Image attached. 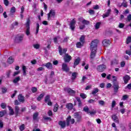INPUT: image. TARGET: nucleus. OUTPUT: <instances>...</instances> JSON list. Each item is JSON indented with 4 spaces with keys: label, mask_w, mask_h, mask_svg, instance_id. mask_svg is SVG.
I'll return each mask as SVG.
<instances>
[{
    "label": "nucleus",
    "mask_w": 131,
    "mask_h": 131,
    "mask_svg": "<svg viewBox=\"0 0 131 131\" xmlns=\"http://www.w3.org/2000/svg\"><path fill=\"white\" fill-rule=\"evenodd\" d=\"M99 43V40L95 39L91 42L90 45V51H91L90 54V59L94 60L96 57V54H97V48L98 44Z\"/></svg>",
    "instance_id": "f257e3e1"
},
{
    "label": "nucleus",
    "mask_w": 131,
    "mask_h": 131,
    "mask_svg": "<svg viewBox=\"0 0 131 131\" xmlns=\"http://www.w3.org/2000/svg\"><path fill=\"white\" fill-rule=\"evenodd\" d=\"M113 82L114 92V93H118V90H119V84L117 82V79H114Z\"/></svg>",
    "instance_id": "f03ea898"
},
{
    "label": "nucleus",
    "mask_w": 131,
    "mask_h": 131,
    "mask_svg": "<svg viewBox=\"0 0 131 131\" xmlns=\"http://www.w3.org/2000/svg\"><path fill=\"white\" fill-rule=\"evenodd\" d=\"M26 27L27 28L26 34L27 35H29L30 34V19L29 18H28L26 23Z\"/></svg>",
    "instance_id": "7ed1b4c3"
},
{
    "label": "nucleus",
    "mask_w": 131,
    "mask_h": 131,
    "mask_svg": "<svg viewBox=\"0 0 131 131\" xmlns=\"http://www.w3.org/2000/svg\"><path fill=\"white\" fill-rule=\"evenodd\" d=\"M66 121L67 126H69V125H70V122L71 124H74V123L75 122V120H74V119L73 118L71 119V116H69L67 118Z\"/></svg>",
    "instance_id": "20e7f679"
},
{
    "label": "nucleus",
    "mask_w": 131,
    "mask_h": 131,
    "mask_svg": "<svg viewBox=\"0 0 131 131\" xmlns=\"http://www.w3.org/2000/svg\"><path fill=\"white\" fill-rule=\"evenodd\" d=\"M74 118L76 119V122H80L81 121V115H79V113L75 112L73 115Z\"/></svg>",
    "instance_id": "39448f33"
},
{
    "label": "nucleus",
    "mask_w": 131,
    "mask_h": 131,
    "mask_svg": "<svg viewBox=\"0 0 131 131\" xmlns=\"http://www.w3.org/2000/svg\"><path fill=\"white\" fill-rule=\"evenodd\" d=\"M55 16L56 12H55L54 10L51 9L47 14L48 20H51V17H53V18H54Z\"/></svg>",
    "instance_id": "423d86ee"
},
{
    "label": "nucleus",
    "mask_w": 131,
    "mask_h": 131,
    "mask_svg": "<svg viewBox=\"0 0 131 131\" xmlns=\"http://www.w3.org/2000/svg\"><path fill=\"white\" fill-rule=\"evenodd\" d=\"M106 69V65L101 64L97 66V70L98 72H103Z\"/></svg>",
    "instance_id": "0eeeda50"
},
{
    "label": "nucleus",
    "mask_w": 131,
    "mask_h": 131,
    "mask_svg": "<svg viewBox=\"0 0 131 131\" xmlns=\"http://www.w3.org/2000/svg\"><path fill=\"white\" fill-rule=\"evenodd\" d=\"M64 91H66L69 95H70V96H74L76 93L75 91L72 90L71 88H66L64 89Z\"/></svg>",
    "instance_id": "6e6552de"
},
{
    "label": "nucleus",
    "mask_w": 131,
    "mask_h": 131,
    "mask_svg": "<svg viewBox=\"0 0 131 131\" xmlns=\"http://www.w3.org/2000/svg\"><path fill=\"white\" fill-rule=\"evenodd\" d=\"M61 69L62 71H64V72H69V67H68V66L67 65V63H63L61 66Z\"/></svg>",
    "instance_id": "1a4fd4ad"
},
{
    "label": "nucleus",
    "mask_w": 131,
    "mask_h": 131,
    "mask_svg": "<svg viewBox=\"0 0 131 131\" xmlns=\"http://www.w3.org/2000/svg\"><path fill=\"white\" fill-rule=\"evenodd\" d=\"M58 125L60 126L61 128L64 129L66 127V126H67V122L60 120L58 122Z\"/></svg>",
    "instance_id": "9d476101"
},
{
    "label": "nucleus",
    "mask_w": 131,
    "mask_h": 131,
    "mask_svg": "<svg viewBox=\"0 0 131 131\" xmlns=\"http://www.w3.org/2000/svg\"><path fill=\"white\" fill-rule=\"evenodd\" d=\"M76 24V21L75 19H73L70 23V28L71 29V30H74L75 29V24Z\"/></svg>",
    "instance_id": "9b49d317"
},
{
    "label": "nucleus",
    "mask_w": 131,
    "mask_h": 131,
    "mask_svg": "<svg viewBox=\"0 0 131 131\" xmlns=\"http://www.w3.org/2000/svg\"><path fill=\"white\" fill-rule=\"evenodd\" d=\"M58 51L59 55L60 56H62L63 54H66V52H67V48L62 49V47H61V46H59Z\"/></svg>",
    "instance_id": "f8f14e48"
},
{
    "label": "nucleus",
    "mask_w": 131,
    "mask_h": 131,
    "mask_svg": "<svg viewBox=\"0 0 131 131\" xmlns=\"http://www.w3.org/2000/svg\"><path fill=\"white\" fill-rule=\"evenodd\" d=\"M110 43H111V41L109 39H104L102 41V46L103 47H108V46H110Z\"/></svg>",
    "instance_id": "ddd939ff"
},
{
    "label": "nucleus",
    "mask_w": 131,
    "mask_h": 131,
    "mask_svg": "<svg viewBox=\"0 0 131 131\" xmlns=\"http://www.w3.org/2000/svg\"><path fill=\"white\" fill-rule=\"evenodd\" d=\"M15 117L19 116L21 113H20V107L18 106H15L14 108Z\"/></svg>",
    "instance_id": "4468645a"
},
{
    "label": "nucleus",
    "mask_w": 131,
    "mask_h": 131,
    "mask_svg": "<svg viewBox=\"0 0 131 131\" xmlns=\"http://www.w3.org/2000/svg\"><path fill=\"white\" fill-rule=\"evenodd\" d=\"M38 115H39V114L37 112L33 114V120H34V121H38V120H39Z\"/></svg>",
    "instance_id": "2eb2a0df"
},
{
    "label": "nucleus",
    "mask_w": 131,
    "mask_h": 131,
    "mask_svg": "<svg viewBox=\"0 0 131 131\" xmlns=\"http://www.w3.org/2000/svg\"><path fill=\"white\" fill-rule=\"evenodd\" d=\"M18 100L20 103H24L25 102V97L22 94H19L17 96Z\"/></svg>",
    "instance_id": "dca6fc26"
},
{
    "label": "nucleus",
    "mask_w": 131,
    "mask_h": 131,
    "mask_svg": "<svg viewBox=\"0 0 131 131\" xmlns=\"http://www.w3.org/2000/svg\"><path fill=\"white\" fill-rule=\"evenodd\" d=\"M112 119H113V121L116 123H119V119H118V117L116 114H114L112 116Z\"/></svg>",
    "instance_id": "f3484780"
},
{
    "label": "nucleus",
    "mask_w": 131,
    "mask_h": 131,
    "mask_svg": "<svg viewBox=\"0 0 131 131\" xmlns=\"http://www.w3.org/2000/svg\"><path fill=\"white\" fill-rule=\"evenodd\" d=\"M71 59V56L69 55L68 54H66L65 56L64 57V62H66V63H68L70 62Z\"/></svg>",
    "instance_id": "a211bd4d"
},
{
    "label": "nucleus",
    "mask_w": 131,
    "mask_h": 131,
    "mask_svg": "<svg viewBox=\"0 0 131 131\" xmlns=\"http://www.w3.org/2000/svg\"><path fill=\"white\" fill-rule=\"evenodd\" d=\"M42 66H45L47 68V69H49L50 70H51L53 69V64H52L51 62H47L46 64H42Z\"/></svg>",
    "instance_id": "6ab92c4d"
},
{
    "label": "nucleus",
    "mask_w": 131,
    "mask_h": 131,
    "mask_svg": "<svg viewBox=\"0 0 131 131\" xmlns=\"http://www.w3.org/2000/svg\"><path fill=\"white\" fill-rule=\"evenodd\" d=\"M24 37V35H22L18 37H16L15 41H16V42H21V41H22V40H23Z\"/></svg>",
    "instance_id": "aec40b11"
},
{
    "label": "nucleus",
    "mask_w": 131,
    "mask_h": 131,
    "mask_svg": "<svg viewBox=\"0 0 131 131\" xmlns=\"http://www.w3.org/2000/svg\"><path fill=\"white\" fill-rule=\"evenodd\" d=\"M123 79L124 81V83L126 84V83L128 82V81L130 80V77L127 75H126L123 77Z\"/></svg>",
    "instance_id": "412c9836"
},
{
    "label": "nucleus",
    "mask_w": 131,
    "mask_h": 131,
    "mask_svg": "<svg viewBox=\"0 0 131 131\" xmlns=\"http://www.w3.org/2000/svg\"><path fill=\"white\" fill-rule=\"evenodd\" d=\"M80 62V58L78 57L76 58L74 62V66L73 68H75L78 64H79V62Z\"/></svg>",
    "instance_id": "4be33fe9"
},
{
    "label": "nucleus",
    "mask_w": 131,
    "mask_h": 131,
    "mask_svg": "<svg viewBox=\"0 0 131 131\" xmlns=\"http://www.w3.org/2000/svg\"><path fill=\"white\" fill-rule=\"evenodd\" d=\"M110 13H111V9H109L107 10V12L105 14H103L102 17L104 18H107V17H109Z\"/></svg>",
    "instance_id": "5701e85b"
},
{
    "label": "nucleus",
    "mask_w": 131,
    "mask_h": 131,
    "mask_svg": "<svg viewBox=\"0 0 131 131\" xmlns=\"http://www.w3.org/2000/svg\"><path fill=\"white\" fill-rule=\"evenodd\" d=\"M66 107L69 110H72V109H73V104L72 103H67L66 105Z\"/></svg>",
    "instance_id": "b1692460"
},
{
    "label": "nucleus",
    "mask_w": 131,
    "mask_h": 131,
    "mask_svg": "<svg viewBox=\"0 0 131 131\" xmlns=\"http://www.w3.org/2000/svg\"><path fill=\"white\" fill-rule=\"evenodd\" d=\"M85 36L83 35H81L79 39L80 42H82L84 45V42H85Z\"/></svg>",
    "instance_id": "393cba45"
},
{
    "label": "nucleus",
    "mask_w": 131,
    "mask_h": 131,
    "mask_svg": "<svg viewBox=\"0 0 131 131\" xmlns=\"http://www.w3.org/2000/svg\"><path fill=\"white\" fill-rule=\"evenodd\" d=\"M8 109L9 110V115H14L15 114V112H14V110L12 107L8 106Z\"/></svg>",
    "instance_id": "a878e982"
},
{
    "label": "nucleus",
    "mask_w": 131,
    "mask_h": 131,
    "mask_svg": "<svg viewBox=\"0 0 131 131\" xmlns=\"http://www.w3.org/2000/svg\"><path fill=\"white\" fill-rule=\"evenodd\" d=\"M14 59L12 56L9 57L7 60V62L9 64H13V63H14Z\"/></svg>",
    "instance_id": "bb28decb"
},
{
    "label": "nucleus",
    "mask_w": 131,
    "mask_h": 131,
    "mask_svg": "<svg viewBox=\"0 0 131 131\" xmlns=\"http://www.w3.org/2000/svg\"><path fill=\"white\" fill-rule=\"evenodd\" d=\"M16 13V7L13 6L10 9V15H14Z\"/></svg>",
    "instance_id": "cd10ccee"
},
{
    "label": "nucleus",
    "mask_w": 131,
    "mask_h": 131,
    "mask_svg": "<svg viewBox=\"0 0 131 131\" xmlns=\"http://www.w3.org/2000/svg\"><path fill=\"white\" fill-rule=\"evenodd\" d=\"M83 43H82L81 42H77L76 44V48L78 49H80L81 47H83Z\"/></svg>",
    "instance_id": "c85d7f7f"
},
{
    "label": "nucleus",
    "mask_w": 131,
    "mask_h": 131,
    "mask_svg": "<svg viewBox=\"0 0 131 131\" xmlns=\"http://www.w3.org/2000/svg\"><path fill=\"white\" fill-rule=\"evenodd\" d=\"M43 97H45V93L40 94L37 98V101H38L39 102L40 101Z\"/></svg>",
    "instance_id": "c756f323"
},
{
    "label": "nucleus",
    "mask_w": 131,
    "mask_h": 131,
    "mask_svg": "<svg viewBox=\"0 0 131 131\" xmlns=\"http://www.w3.org/2000/svg\"><path fill=\"white\" fill-rule=\"evenodd\" d=\"M49 101H51V96L50 95H47L45 96V103H48Z\"/></svg>",
    "instance_id": "7c9ffc66"
},
{
    "label": "nucleus",
    "mask_w": 131,
    "mask_h": 131,
    "mask_svg": "<svg viewBox=\"0 0 131 131\" xmlns=\"http://www.w3.org/2000/svg\"><path fill=\"white\" fill-rule=\"evenodd\" d=\"M76 99L78 103V107H81V105H82V103H81L80 98L79 97H77Z\"/></svg>",
    "instance_id": "2f4dec72"
},
{
    "label": "nucleus",
    "mask_w": 131,
    "mask_h": 131,
    "mask_svg": "<svg viewBox=\"0 0 131 131\" xmlns=\"http://www.w3.org/2000/svg\"><path fill=\"white\" fill-rule=\"evenodd\" d=\"M118 64V61L116 59H114L111 61V65H117Z\"/></svg>",
    "instance_id": "473e14b6"
},
{
    "label": "nucleus",
    "mask_w": 131,
    "mask_h": 131,
    "mask_svg": "<svg viewBox=\"0 0 131 131\" xmlns=\"http://www.w3.org/2000/svg\"><path fill=\"white\" fill-rule=\"evenodd\" d=\"M83 111L86 112L87 114H90V108H89V106L84 107L83 108Z\"/></svg>",
    "instance_id": "72a5a7b5"
},
{
    "label": "nucleus",
    "mask_w": 131,
    "mask_h": 131,
    "mask_svg": "<svg viewBox=\"0 0 131 131\" xmlns=\"http://www.w3.org/2000/svg\"><path fill=\"white\" fill-rule=\"evenodd\" d=\"M122 6L124 7V8H127V2L124 0L123 3L120 6V7Z\"/></svg>",
    "instance_id": "f704fd0d"
},
{
    "label": "nucleus",
    "mask_w": 131,
    "mask_h": 131,
    "mask_svg": "<svg viewBox=\"0 0 131 131\" xmlns=\"http://www.w3.org/2000/svg\"><path fill=\"white\" fill-rule=\"evenodd\" d=\"M7 114V111H3L0 112V117H3V116H5Z\"/></svg>",
    "instance_id": "c9c22d12"
},
{
    "label": "nucleus",
    "mask_w": 131,
    "mask_h": 131,
    "mask_svg": "<svg viewBox=\"0 0 131 131\" xmlns=\"http://www.w3.org/2000/svg\"><path fill=\"white\" fill-rule=\"evenodd\" d=\"M59 108V105L58 103H56L53 108L54 112H57L58 111V109Z\"/></svg>",
    "instance_id": "e433bc0d"
},
{
    "label": "nucleus",
    "mask_w": 131,
    "mask_h": 131,
    "mask_svg": "<svg viewBox=\"0 0 131 131\" xmlns=\"http://www.w3.org/2000/svg\"><path fill=\"white\" fill-rule=\"evenodd\" d=\"M76 76H77L76 72L73 73L72 74V80H74L76 78Z\"/></svg>",
    "instance_id": "4c0bfd02"
},
{
    "label": "nucleus",
    "mask_w": 131,
    "mask_h": 131,
    "mask_svg": "<svg viewBox=\"0 0 131 131\" xmlns=\"http://www.w3.org/2000/svg\"><path fill=\"white\" fill-rule=\"evenodd\" d=\"M20 79V76L16 77L13 81V82L14 83H17L18 81H19Z\"/></svg>",
    "instance_id": "58836bf2"
},
{
    "label": "nucleus",
    "mask_w": 131,
    "mask_h": 131,
    "mask_svg": "<svg viewBox=\"0 0 131 131\" xmlns=\"http://www.w3.org/2000/svg\"><path fill=\"white\" fill-rule=\"evenodd\" d=\"M82 23L83 24V25H90V21L85 19H83L82 21Z\"/></svg>",
    "instance_id": "ea45409f"
},
{
    "label": "nucleus",
    "mask_w": 131,
    "mask_h": 131,
    "mask_svg": "<svg viewBox=\"0 0 131 131\" xmlns=\"http://www.w3.org/2000/svg\"><path fill=\"white\" fill-rule=\"evenodd\" d=\"M43 119L44 120H47L49 121H52V118L51 117H47L46 116H43Z\"/></svg>",
    "instance_id": "a19ab883"
},
{
    "label": "nucleus",
    "mask_w": 131,
    "mask_h": 131,
    "mask_svg": "<svg viewBox=\"0 0 131 131\" xmlns=\"http://www.w3.org/2000/svg\"><path fill=\"white\" fill-rule=\"evenodd\" d=\"M99 89L98 88H95L92 92V95H96L97 93H98Z\"/></svg>",
    "instance_id": "79ce46f5"
},
{
    "label": "nucleus",
    "mask_w": 131,
    "mask_h": 131,
    "mask_svg": "<svg viewBox=\"0 0 131 131\" xmlns=\"http://www.w3.org/2000/svg\"><path fill=\"white\" fill-rule=\"evenodd\" d=\"M131 42V36H128L126 38V43L128 45V43H130Z\"/></svg>",
    "instance_id": "37998d69"
},
{
    "label": "nucleus",
    "mask_w": 131,
    "mask_h": 131,
    "mask_svg": "<svg viewBox=\"0 0 131 131\" xmlns=\"http://www.w3.org/2000/svg\"><path fill=\"white\" fill-rule=\"evenodd\" d=\"M39 30V24L37 23L36 24V33H35L36 35H37L38 33Z\"/></svg>",
    "instance_id": "c03bdc74"
},
{
    "label": "nucleus",
    "mask_w": 131,
    "mask_h": 131,
    "mask_svg": "<svg viewBox=\"0 0 131 131\" xmlns=\"http://www.w3.org/2000/svg\"><path fill=\"white\" fill-rule=\"evenodd\" d=\"M24 129H25V125L23 124L19 126V130L23 131Z\"/></svg>",
    "instance_id": "a18cd8bd"
},
{
    "label": "nucleus",
    "mask_w": 131,
    "mask_h": 131,
    "mask_svg": "<svg viewBox=\"0 0 131 131\" xmlns=\"http://www.w3.org/2000/svg\"><path fill=\"white\" fill-rule=\"evenodd\" d=\"M100 25H101V23L100 22L97 23L95 25V29H99V28H100Z\"/></svg>",
    "instance_id": "49530a36"
},
{
    "label": "nucleus",
    "mask_w": 131,
    "mask_h": 131,
    "mask_svg": "<svg viewBox=\"0 0 131 131\" xmlns=\"http://www.w3.org/2000/svg\"><path fill=\"white\" fill-rule=\"evenodd\" d=\"M31 92L33 93H36V92H37V88L36 87H32L31 89Z\"/></svg>",
    "instance_id": "de8ad7c7"
},
{
    "label": "nucleus",
    "mask_w": 131,
    "mask_h": 131,
    "mask_svg": "<svg viewBox=\"0 0 131 131\" xmlns=\"http://www.w3.org/2000/svg\"><path fill=\"white\" fill-rule=\"evenodd\" d=\"M33 47H34V49H36V50L39 49L40 45L39 44H34L33 45Z\"/></svg>",
    "instance_id": "09e8293b"
},
{
    "label": "nucleus",
    "mask_w": 131,
    "mask_h": 131,
    "mask_svg": "<svg viewBox=\"0 0 131 131\" xmlns=\"http://www.w3.org/2000/svg\"><path fill=\"white\" fill-rule=\"evenodd\" d=\"M80 97H81L82 99H83L86 98V95L84 93L80 94Z\"/></svg>",
    "instance_id": "8fccbe9b"
},
{
    "label": "nucleus",
    "mask_w": 131,
    "mask_h": 131,
    "mask_svg": "<svg viewBox=\"0 0 131 131\" xmlns=\"http://www.w3.org/2000/svg\"><path fill=\"white\" fill-rule=\"evenodd\" d=\"M1 107L2 109H6V108L7 107V104H6V103H1Z\"/></svg>",
    "instance_id": "3c124183"
},
{
    "label": "nucleus",
    "mask_w": 131,
    "mask_h": 131,
    "mask_svg": "<svg viewBox=\"0 0 131 131\" xmlns=\"http://www.w3.org/2000/svg\"><path fill=\"white\" fill-rule=\"evenodd\" d=\"M23 71L24 73V75H26V66H23Z\"/></svg>",
    "instance_id": "603ef678"
},
{
    "label": "nucleus",
    "mask_w": 131,
    "mask_h": 131,
    "mask_svg": "<svg viewBox=\"0 0 131 131\" xmlns=\"http://www.w3.org/2000/svg\"><path fill=\"white\" fill-rule=\"evenodd\" d=\"M96 113H97V111H95V110H93L91 112L89 111V114H90V115H95Z\"/></svg>",
    "instance_id": "864d4df0"
},
{
    "label": "nucleus",
    "mask_w": 131,
    "mask_h": 131,
    "mask_svg": "<svg viewBox=\"0 0 131 131\" xmlns=\"http://www.w3.org/2000/svg\"><path fill=\"white\" fill-rule=\"evenodd\" d=\"M20 104H21V102L19 101V100H15L14 101V105H15V106H18V105H20Z\"/></svg>",
    "instance_id": "5fc2aeb1"
},
{
    "label": "nucleus",
    "mask_w": 131,
    "mask_h": 131,
    "mask_svg": "<svg viewBox=\"0 0 131 131\" xmlns=\"http://www.w3.org/2000/svg\"><path fill=\"white\" fill-rule=\"evenodd\" d=\"M7 91H8V89L6 88H2V92L3 94H6L7 93Z\"/></svg>",
    "instance_id": "6e6d98bb"
},
{
    "label": "nucleus",
    "mask_w": 131,
    "mask_h": 131,
    "mask_svg": "<svg viewBox=\"0 0 131 131\" xmlns=\"http://www.w3.org/2000/svg\"><path fill=\"white\" fill-rule=\"evenodd\" d=\"M124 25H125L124 24L120 23L119 24L118 27L119 28H123V27H124Z\"/></svg>",
    "instance_id": "4d7b16f0"
},
{
    "label": "nucleus",
    "mask_w": 131,
    "mask_h": 131,
    "mask_svg": "<svg viewBox=\"0 0 131 131\" xmlns=\"http://www.w3.org/2000/svg\"><path fill=\"white\" fill-rule=\"evenodd\" d=\"M95 102H96V101L94 99H90L88 100V103L89 104H94V103H95Z\"/></svg>",
    "instance_id": "13d9d810"
},
{
    "label": "nucleus",
    "mask_w": 131,
    "mask_h": 131,
    "mask_svg": "<svg viewBox=\"0 0 131 131\" xmlns=\"http://www.w3.org/2000/svg\"><path fill=\"white\" fill-rule=\"evenodd\" d=\"M116 105V101H115V100L113 101L112 103V108H114Z\"/></svg>",
    "instance_id": "bf43d9fd"
},
{
    "label": "nucleus",
    "mask_w": 131,
    "mask_h": 131,
    "mask_svg": "<svg viewBox=\"0 0 131 131\" xmlns=\"http://www.w3.org/2000/svg\"><path fill=\"white\" fill-rule=\"evenodd\" d=\"M99 105H101V106H104V105H105V101L103 100H100L99 101Z\"/></svg>",
    "instance_id": "052dcab7"
},
{
    "label": "nucleus",
    "mask_w": 131,
    "mask_h": 131,
    "mask_svg": "<svg viewBox=\"0 0 131 131\" xmlns=\"http://www.w3.org/2000/svg\"><path fill=\"white\" fill-rule=\"evenodd\" d=\"M4 5H5V6H6L7 7L9 6V2L8 0H4Z\"/></svg>",
    "instance_id": "680f3d73"
},
{
    "label": "nucleus",
    "mask_w": 131,
    "mask_h": 131,
    "mask_svg": "<svg viewBox=\"0 0 131 131\" xmlns=\"http://www.w3.org/2000/svg\"><path fill=\"white\" fill-rule=\"evenodd\" d=\"M47 114L49 115V116H53V112L51 110H49Z\"/></svg>",
    "instance_id": "e2e57ef3"
},
{
    "label": "nucleus",
    "mask_w": 131,
    "mask_h": 131,
    "mask_svg": "<svg viewBox=\"0 0 131 131\" xmlns=\"http://www.w3.org/2000/svg\"><path fill=\"white\" fill-rule=\"evenodd\" d=\"M128 96L126 95H124L122 97V100H123V101H125V100H126V99H128Z\"/></svg>",
    "instance_id": "0e129e2a"
},
{
    "label": "nucleus",
    "mask_w": 131,
    "mask_h": 131,
    "mask_svg": "<svg viewBox=\"0 0 131 131\" xmlns=\"http://www.w3.org/2000/svg\"><path fill=\"white\" fill-rule=\"evenodd\" d=\"M92 89V85H88L85 88V91H88L89 90H91Z\"/></svg>",
    "instance_id": "69168bd1"
},
{
    "label": "nucleus",
    "mask_w": 131,
    "mask_h": 131,
    "mask_svg": "<svg viewBox=\"0 0 131 131\" xmlns=\"http://www.w3.org/2000/svg\"><path fill=\"white\" fill-rule=\"evenodd\" d=\"M125 89L131 90V83L128 84L125 88Z\"/></svg>",
    "instance_id": "338daca9"
},
{
    "label": "nucleus",
    "mask_w": 131,
    "mask_h": 131,
    "mask_svg": "<svg viewBox=\"0 0 131 131\" xmlns=\"http://www.w3.org/2000/svg\"><path fill=\"white\" fill-rule=\"evenodd\" d=\"M125 53L127 55H128L129 56H130V55H131V51L130 50H126Z\"/></svg>",
    "instance_id": "774afa93"
}]
</instances>
